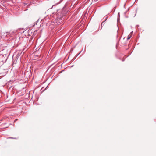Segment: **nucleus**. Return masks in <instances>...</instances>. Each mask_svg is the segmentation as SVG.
Instances as JSON below:
<instances>
[{"label": "nucleus", "mask_w": 156, "mask_h": 156, "mask_svg": "<svg viewBox=\"0 0 156 156\" xmlns=\"http://www.w3.org/2000/svg\"><path fill=\"white\" fill-rule=\"evenodd\" d=\"M131 36H132V35H129L128 36V38H127V40H129V39L131 37Z\"/></svg>", "instance_id": "nucleus-1"}, {"label": "nucleus", "mask_w": 156, "mask_h": 156, "mask_svg": "<svg viewBox=\"0 0 156 156\" xmlns=\"http://www.w3.org/2000/svg\"><path fill=\"white\" fill-rule=\"evenodd\" d=\"M10 138L12 139H17V138H16L10 137Z\"/></svg>", "instance_id": "nucleus-2"}]
</instances>
